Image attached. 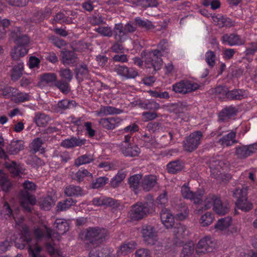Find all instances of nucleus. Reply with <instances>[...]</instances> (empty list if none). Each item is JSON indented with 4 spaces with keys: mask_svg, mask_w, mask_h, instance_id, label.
I'll return each instance as SVG.
<instances>
[{
    "mask_svg": "<svg viewBox=\"0 0 257 257\" xmlns=\"http://www.w3.org/2000/svg\"><path fill=\"white\" fill-rule=\"evenodd\" d=\"M108 232L106 228L99 226L89 227L80 234L82 240H87L94 246H98L105 240Z\"/></svg>",
    "mask_w": 257,
    "mask_h": 257,
    "instance_id": "obj_1",
    "label": "nucleus"
},
{
    "mask_svg": "<svg viewBox=\"0 0 257 257\" xmlns=\"http://www.w3.org/2000/svg\"><path fill=\"white\" fill-rule=\"evenodd\" d=\"M23 186L24 190H22L20 193V201L21 205L26 210L30 211L31 207L29 204L34 205L36 202L35 196L32 195L28 191H34L36 189L37 186L33 182L28 180L25 181Z\"/></svg>",
    "mask_w": 257,
    "mask_h": 257,
    "instance_id": "obj_2",
    "label": "nucleus"
},
{
    "mask_svg": "<svg viewBox=\"0 0 257 257\" xmlns=\"http://www.w3.org/2000/svg\"><path fill=\"white\" fill-rule=\"evenodd\" d=\"M153 206V202H138L131 206L128 216L132 221H140L151 213Z\"/></svg>",
    "mask_w": 257,
    "mask_h": 257,
    "instance_id": "obj_3",
    "label": "nucleus"
},
{
    "mask_svg": "<svg viewBox=\"0 0 257 257\" xmlns=\"http://www.w3.org/2000/svg\"><path fill=\"white\" fill-rule=\"evenodd\" d=\"M203 134L200 131H195L186 137L183 141L184 151L191 153L196 150L200 145Z\"/></svg>",
    "mask_w": 257,
    "mask_h": 257,
    "instance_id": "obj_4",
    "label": "nucleus"
},
{
    "mask_svg": "<svg viewBox=\"0 0 257 257\" xmlns=\"http://www.w3.org/2000/svg\"><path fill=\"white\" fill-rule=\"evenodd\" d=\"M247 190L245 188L236 189L233 193V196L237 199L235 204L238 208L247 212L252 209V204L248 201Z\"/></svg>",
    "mask_w": 257,
    "mask_h": 257,
    "instance_id": "obj_5",
    "label": "nucleus"
},
{
    "mask_svg": "<svg viewBox=\"0 0 257 257\" xmlns=\"http://www.w3.org/2000/svg\"><path fill=\"white\" fill-rule=\"evenodd\" d=\"M162 56V54H160L159 50H152L149 51L145 57L144 62L146 67L153 68L155 72L160 70L163 62Z\"/></svg>",
    "mask_w": 257,
    "mask_h": 257,
    "instance_id": "obj_6",
    "label": "nucleus"
},
{
    "mask_svg": "<svg viewBox=\"0 0 257 257\" xmlns=\"http://www.w3.org/2000/svg\"><path fill=\"white\" fill-rule=\"evenodd\" d=\"M145 243L148 245H154L158 242L157 232L152 225H143L141 230Z\"/></svg>",
    "mask_w": 257,
    "mask_h": 257,
    "instance_id": "obj_7",
    "label": "nucleus"
},
{
    "mask_svg": "<svg viewBox=\"0 0 257 257\" xmlns=\"http://www.w3.org/2000/svg\"><path fill=\"white\" fill-rule=\"evenodd\" d=\"M200 86L196 83H192L188 80H181L173 85V90L176 93L186 94L195 91Z\"/></svg>",
    "mask_w": 257,
    "mask_h": 257,
    "instance_id": "obj_8",
    "label": "nucleus"
},
{
    "mask_svg": "<svg viewBox=\"0 0 257 257\" xmlns=\"http://www.w3.org/2000/svg\"><path fill=\"white\" fill-rule=\"evenodd\" d=\"M216 243L209 237H205L200 239L196 248V253L201 255L207 252H211L215 248Z\"/></svg>",
    "mask_w": 257,
    "mask_h": 257,
    "instance_id": "obj_9",
    "label": "nucleus"
},
{
    "mask_svg": "<svg viewBox=\"0 0 257 257\" xmlns=\"http://www.w3.org/2000/svg\"><path fill=\"white\" fill-rule=\"evenodd\" d=\"M257 152V143L236 147L235 155L239 159H245Z\"/></svg>",
    "mask_w": 257,
    "mask_h": 257,
    "instance_id": "obj_10",
    "label": "nucleus"
},
{
    "mask_svg": "<svg viewBox=\"0 0 257 257\" xmlns=\"http://www.w3.org/2000/svg\"><path fill=\"white\" fill-rule=\"evenodd\" d=\"M61 61L64 65L75 66L79 63L77 54L74 51L64 49L60 52Z\"/></svg>",
    "mask_w": 257,
    "mask_h": 257,
    "instance_id": "obj_11",
    "label": "nucleus"
},
{
    "mask_svg": "<svg viewBox=\"0 0 257 257\" xmlns=\"http://www.w3.org/2000/svg\"><path fill=\"white\" fill-rule=\"evenodd\" d=\"M181 194L183 198L193 201L194 203L200 204L202 202L203 194L201 192H194L190 190L187 185H183L181 188Z\"/></svg>",
    "mask_w": 257,
    "mask_h": 257,
    "instance_id": "obj_12",
    "label": "nucleus"
},
{
    "mask_svg": "<svg viewBox=\"0 0 257 257\" xmlns=\"http://www.w3.org/2000/svg\"><path fill=\"white\" fill-rule=\"evenodd\" d=\"M221 41L223 44L229 46H241L245 44V40L236 33L225 34L222 36Z\"/></svg>",
    "mask_w": 257,
    "mask_h": 257,
    "instance_id": "obj_13",
    "label": "nucleus"
},
{
    "mask_svg": "<svg viewBox=\"0 0 257 257\" xmlns=\"http://www.w3.org/2000/svg\"><path fill=\"white\" fill-rule=\"evenodd\" d=\"M122 119L118 116L100 118L98 121L101 126L106 130H112L120 126Z\"/></svg>",
    "mask_w": 257,
    "mask_h": 257,
    "instance_id": "obj_14",
    "label": "nucleus"
},
{
    "mask_svg": "<svg viewBox=\"0 0 257 257\" xmlns=\"http://www.w3.org/2000/svg\"><path fill=\"white\" fill-rule=\"evenodd\" d=\"M32 240L31 234L27 226L22 228L21 236L19 238L15 240V243L16 246L20 249H24L26 244L30 242Z\"/></svg>",
    "mask_w": 257,
    "mask_h": 257,
    "instance_id": "obj_15",
    "label": "nucleus"
},
{
    "mask_svg": "<svg viewBox=\"0 0 257 257\" xmlns=\"http://www.w3.org/2000/svg\"><path fill=\"white\" fill-rule=\"evenodd\" d=\"M12 70L11 78L14 81H17L22 76L24 70V64L23 61H13L11 63Z\"/></svg>",
    "mask_w": 257,
    "mask_h": 257,
    "instance_id": "obj_16",
    "label": "nucleus"
},
{
    "mask_svg": "<svg viewBox=\"0 0 257 257\" xmlns=\"http://www.w3.org/2000/svg\"><path fill=\"white\" fill-rule=\"evenodd\" d=\"M114 71L119 75L126 78H135L138 75V72L135 68L123 65H116Z\"/></svg>",
    "mask_w": 257,
    "mask_h": 257,
    "instance_id": "obj_17",
    "label": "nucleus"
},
{
    "mask_svg": "<svg viewBox=\"0 0 257 257\" xmlns=\"http://www.w3.org/2000/svg\"><path fill=\"white\" fill-rule=\"evenodd\" d=\"M213 22L219 28H230L235 25V22L230 18L224 16L221 14L213 15L211 16Z\"/></svg>",
    "mask_w": 257,
    "mask_h": 257,
    "instance_id": "obj_18",
    "label": "nucleus"
},
{
    "mask_svg": "<svg viewBox=\"0 0 257 257\" xmlns=\"http://www.w3.org/2000/svg\"><path fill=\"white\" fill-rule=\"evenodd\" d=\"M247 96L248 92L246 90L239 88L228 89L226 100H241Z\"/></svg>",
    "mask_w": 257,
    "mask_h": 257,
    "instance_id": "obj_19",
    "label": "nucleus"
},
{
    "mask_svg": "<svg viewBox=\"0 0 257 257\" xmlns=\"http://www.w3.org/2000/svg\"><path fill=\"white\" fill-rule=\"evenodd\" d=\"M77 103L73 100H68L67 99H62L58 102L53 107L54 110L57 113H63L64 111L71 107H75Z\"/></svg>",
    "mask_w": 257,
    "mask_h": 257,
    "instance_id": "obj_20",
    "label": "nucleus"
},
{
    "mask_svg": "<svg viewBox=\"0 0 257 257\" xmlns=\"http://www.w3.org/2000/svg\"><path fill=\"white\" fill-rule=\"evenodd\" d=\"M160 214L161 221L166 227H173L174 225V217L170 211L166 208H163Z\"/></svg>",
    "mask_w": 257,
    "mask_h": 257,
    "instance_id": "obj_21",
    "label": "nucleus"
},
{
    "mask_svg": "<svg viewBox=\"0 0 257 257\" xmlns=\"http://www.w3.org/2000/svg\"><path fill=\"white\" fill-rule=\"evenodd\" d=\"M238 112V109L232 105L226 106L222 109L218 114V118L220 121H225L232 117L235 116Z\"/></svg>",
    "mask_w": 257,
    "mask_h": 257,
    "instance_id": "obj_22",
    "label": "nucleus"
},
{
    "mask_svg": "<svg viewBox=\"0 0 257 257\" xmlns=\"http://www.w3.org/2000/svg\"><path fill=\"white\" fill-rule=\"evenodd\" d=\"M136 105L138 107L150 111H155L160 108V104L153 99L138 100L136 101Z\"/></svg>",
    "mask_w": 257,
    "mask_h": 257,
    "instance_id": "obj_23",
    "label": "nucleus"
},
{
    "mask_svg": "<svg viewBox=\"0 0 257 257\" xmlns=\"http://www.w3.org/2000/svg\"><path fill=\"white\" fill-rule=\"evenodd\" d=\"M55 231L57 235H58V238L61 235L65 234L69 229V223L67 221L62 218H57L54 223Z\"/></svg>",
    "mask_w": 257,
    "mask_h": 257,
    "instance_id": "obj_24",
    "label": "nucleus"
},
{
    "mask_svg": "<svg viewBox=\"0 0 257 257\" xmlns=\"http://www.w3.org/2000/svg\"><path fill=\"white\" fill-rule=\"evenodd\" d=\"M86 140L85 139H80L76 137H71L70 139L63 140L60 144L61 147L65 148H73L76 147H80L85 144Z\"/></svg>",
    "mask_w": 257,
    "mask_h": 257,
    "instance_id": "obj_25",
    "label": "nucleus"
},
{
    "mask_svg": "<svg viewBox=\"0 0 257 257\" xmlns=\"http://www.w3.org/2000/svg\"><path fill=\"white\" fill-rule=\"evenodd\" d=\"M28 48L20 45L14 46L10 52V55L13 61L21 60L20 58L25 56L28 53Z\"/></svg>",
    "mask_w": 257,
    "mask_h": 257,
    "instance_id": "obj_26",
    "label": "nucleus"
},
{
    "mask_svg": "<svg viewBox=\"0 0 257 257\" xmlns=\"http://www.w3.org/2000/svg\"><path fill=\"white\" fill-rule=\"evenodd\" d=\"M213 210L217 214L223 215L229 211V205L225 202H222L220 198L216 197L214 202Z\"/></svg>",
    "mask_w": 257,
    "mask_h": 257,
    "instance_id": "obj_27",
    "label": "nucleus"
},
{
    "mask_svg": "<svg viewBox=\"0 0 257 257\" xmlns=\"http://www.w3.org/2000/svg\"><path fill=\"white\" fill-rule=\"evenodd\" d=\"M121 153L125 157H136L140 153V149L136 145L130 144L119 149Z\"/></svg>",
    "mask_w": 257,
    "mask_h": 257,
    "instance_id": "obj_28",
    "label": "nucleus"
},
{
    "mask_svg": "<svg viewBox=\"0 0 257 257\" xmlns=\"http://www.w3.org/2000/svg\"><path fill=\"white\" fill-rule=\"evenodd\" d=\"M64 193L68 197H78L84 195L83 190L80 186L74 185L67 186L65 188Z\"/></svg>",
    "mask_w": 257,
    "mask_h": 257,
    "instance_id": "obj_29",
    "label": "nucleus"
},
{
    "mask_svg": "<svg viewBox=\"0 0 257 257\" xmlns=\"http://www.w3.org/2000/svg\"><path fill=\"white\" fill-rule=\"evenodd\" d=\"M156 176L149 175L146 176L142 181V186L146 191H150L157 184Z\"/></svg>",
    "mask_w": 257,
    "mask_h": 257,
    "instance_id": "obj_30",
    "label": "nucleus"
},
{
    "mask_svg": "<svg viewBox=\"0 0 257 257\" xmlns=\"http://www.w3.org/2000/svg\"><path fill=\"white\" fill-rule=\"evenodd\" d=\"M113 30V35L115 40L118 42H123L126 35L122 23L116 24Z\"/></svg>",
    "mask_w": 257,
    "mask_h": 257,
    "instance_id": "obj_31",
    "label": "nucleus"
},
{
    "mask_svg": "<svg viewBox=\"0 0 257 257\" xmlns=\"http://www.w3.org/2000/svg\"><path fill=\"white\" fill-rule=\"evenodd\" d=\"M76 78L78 80L82 81L84 78H88L89 70L86 64L82 63L74 69Z\"/></svg>",
    "mask_w": 257,
    "mask_h": 257,
    "instance_id": "obj_32",
    "label": "nucleus"
},
{
    "mask_svg": "<svg viewBox=\"0 0 257 257\" xmlns=\"http://www.w3.org/2000/svg\"><path fill=\"white\" fill-rule=\"evenodd\" d=\"M23 149L24 142L22 140L12 141L7 147V151L11 155L17 154Z\"/></svg>",
    "mask_w": 257,
    "mask_h": 257,
    "instance_id": "obj_33",
    "label": "nucleus"
},
{
    "mask_svg": "<svg viewBox=\"0 0 257 257\" xmlns=\"http://www.w3.org/2000/svg\"><path fill=\"white\" fill-rule=\"evenodd\" d=\"M236 136V133L233 131H231L228 134L223 136L221 138H220L218 142L219 144L223 146L229 147L232 146L234 144H236L237 143V141L234 140V138Z\"/></svg>",
    "mask_w": 257,
    "mask_h": 257,
    "instance_id": "obj_34",
    "label": "nucleus"
},
{
    "mask_svg": "<svg viewBox=\"0 0 257 257\" xmlns=\"http://www.w3.org/2000/svg\"><path fill=\"white\" fill-rule=\"evenodd\" d=\"M183 168V163L179 160L170 162L167 165L168 172L173 174L181 172Z\"/></svg>",
    "mask_w": 257,
    "mask_h": 257,
    "instance_id": "obj_35",
    "label": "nucleus"
},
{
    "mask_svg": "<svg viewBox=\"0 0 257 257\" xmlns=\"http://www.w3.org/2000/svg\"><path fill=\"white\" fill-rule=\"evenodd\" d=\"M122 109L117 108L112 106H102L101 105L97 111L98 115H108L113 114H118L122 112Z\"/></svg>",
    "mask_w": 257,
    "mask_h": 257,
    "instance_id": "obj_36",
    "label": "nucleus"
},
{
    "mask_svg": "<svg viewBox=\"0 0 257 257\" xmlns=\"http://www.w3.org/2000/svg\"><path fill=\"white\" fill-rule=\"evenodd\" d=\"M40 79L41 83L51 86L54 85L57 79V76L54 73H45L40 75Z\"/></svg>",
    "mask_w": 257,
    "mask_h": 257,
    "instance_id": "obj_37",
    "label": "nucleus"
},
{
    "mask_svg": "<svg viewBox=\"0 0 257 257\" xmlns=\"http://www.w3.org/2000/svg\"><path fill=\"white\" fill-rule=\"evenodd\" d=\"M247 45L248 47L246 48L244 52V56L242 57V59H245L250 62L252 59L249 58L248 56H253L257 52V41L249 42Z\"/></svg>",
    "mask_w": 257,
    "mask_h": 257,
    "instance_id": "obj_38",
    "label": "nucleus"
},
{
    "mask_svg": "<svg viewBox=\"0 0 257 257\" xmlns=\"http://www.w3.org/2000/svg\"><path fill=\"white\" fill-rule=\"evenodd\" d=\"M77 200L71 198L66 199L63 201L59 202L57 205V211H63L70 208L72 206L75 205Z\"/></svg>",
    "mask_w": 257,
    "mask_h": 257,
    "instance_id": "obj_39",
    "label": "nucleus"
},
{
    "mask_svg": "<svg viewBox=\"0 0 257 257\" xmlns=\"http://www.w3.org/2000/svg\"><path fill=\"white\" fill-rule=\"evenodd\" d=\"M50 120V117L43 113L36 112L34 118V121L39 126H45Z\"/></svg>",
    "mask_w": 257,
    "mask_h": 257,
    "instance_id": "obj_40",
    "label": "nucleus"
},
{
    "mask_svg": "<svg viewBox=\"0 0 257 257\" xmlns=\"http://www.w3.org/2000/svg\"><path fill=\"white\" fill-rule=\"evenodd\" d=\"M0 186L3 191L8 192L12 187V184L7 175L0 170Z\"/></svg>",
    "mask_w": 257,
    "mask_h": 257,
    "instance_id": "obj_41",
    "label": "nucleus"
},
{
    "mask_svg": "<svg viewBox=\"0 0 257 257\" xmlns=\"http://www.w3.org/2000/svg\"><path fill=\"white\" fill-rule=\"evenodd\" d=\"M136 25L139 27L144 29L146 30H151L155 28V26L152 22L148 20H144L140 17H137L135 19Z\"/></svg>",
    "mask_w": 257,
    "mask_h": 257,
    "instance_id": "obj_42",
    "label": "nucleus"
},
{
    "mask_svg": "<svg viewBox=\"0 0 257 257\" xmlns=\"http://www.w3.org/2000/svg\"><path fill=\"white\" fill-rule=\"evenodd\" d=\"M228 89L226 86L218 85L211 91L219 98L226 100Z\"/></svg>",
    "mask_w": 257,
    "mask_h": 257,
    "instance_id": "obj_43",
    "label": "nucleus"
},
{
    "mask_svg": "<svg viewBox=\"0 0 257 257\" xmlns=\"http://www.w3.org/2000/svg\"><path fill=\"white\" fill-rule=\"evenodd\" d=\"M94 246L89 252V257H110L107 252V250L104 248Z\"/></svg>",
    "mask_w": 257,
    "mask_h": 257,
    "instance_id": "obj_44",
    "label": "nucleus"
},
{
    "mask_svg": "<svg viewBox=\"0 0 257 257\" xmlns=\"http://www.w3.org/2000/svg\"><path fill=\"white\" fill-rule=\"evenodd\" d=\"M231 217L227 216L219 219L215 225V228L223 230L228 228L231 224Z\"/></svg>",
    "mask_w": 257,
    "mask_h": 257,
    "instance_id": "obj_45",
    "label": "nucleus"
},
{
    "mask_svg": "<svg viewBox=\"0 0 257 257\" xmlns=\"http://www.w3.org/2000/svg\"><path fill=\"white\" fill-rule=\"evenodd\" d=\"M95 32L102 37L110 38L113 36V30L108 26H99L94 29Z\"/></svg>",
    "mask_w": 257,
    "mask_h": 257,
    "instance_id": "obj_46",
    "label": "nucleus"
},
{
    "mask_svg": "<svg viewBox=\"0 0 257 257\" xmlns=\"http://www.w3.org/2000/svg\"><path fill=\"white\" fill-rule=\"evenodd\" d=\"M188 105L186 102H178L171 105L172 110L176 114L184 113L187 110Z\"/></svg>",
    "mask_w": 257,
    "mask_h": 257,
    "instance_id": "obj_47",
    "label": "nucleus"
},
{
    "mask_svg": "<svg viewBox=\"0 0 257 257\" xmlns=\"http://www.w3.org/2000/svg\"><path fill=\"white\" fill-rule=\"evenodd\" d=\"M44 143V141L41 138H35L30 145V152L33 154L36 153L41 150L42 145Z\"/></svg>",
    "mask_w": 257,
    "mask_h": 257,
    "instance_id": "obj_48",
    "label": "nucleus"
},
{
    "mask_svg": "<svg viewBox=\"0 0 257 257\" xmlns=\"http://www.w3.org/2000/svg\"><path fill=\"white\" fill-rule=\"evenodd\" d=\"M93 160V156L90 154H85L77 158L75 161L74 164L76 166L78 167L83 164H89Z\"/></svg>",
    "mask_w": 257,
    "mask_h": 257,
    "instance_id": "obj_49",
    "label": "nucleus"
},
{
    "mask_svg": "<svg viewBox=\"0 0 257 257\" xmlns=\"http://www.w3.org/2000/svg\"><path fill=\"white\" fill-rule=\"evenodd\" d=\"M69 82L59 80L56 81L54 86L58 88L63 93L67 94L70 91Z\"/></svg>",
    "mask_w": 257,
    "mask_h": 257,
    "instance_id": "obj_50",
    "label": "nucleus"
},
{
    "mask_svg": "<svg viewBox=\"0 0 257 257\" xmlns=\"http://www.w3.org/2000/svg\"><path fill=\"white\" fill-rule=\"evenodd\" d=\"M142 179V175L141 174H135L131 176L128 179L130 187L134 190L138 189Z\"/></svg>",
    "mask_w": 257,
    "mask_h": 257,
    "instance_id": "obj_51",
    "label": "nucleus"
},
{
    "mask_svg": "<svg viewBox=\"0 0 257 257\" xmlns=\"http://www.w3.org/2000/svg\"><path fill=\"white\" fill-rule=\"evenodd\" d=\"M104 205L111 207L113 210L120 209L122 206L119 200L110 197H106Z\"/></svg>",
    "mask_w": 257,
    "mask_h": 257,
    "instance_id": "obj_52",
    "label": "nucleus"
},
{
    "mask_svg": "<svg viewBox=\"0 0 257 257\" xmlns=\"http://www.w3.org/2000/svg\"><path fill=\"white\" fill-rule=\"evenodd\" d=\"M194 251V245L193 242H189L183 246L181 253V257H192Z\"/></svg>",
    "mask_w": 257,
    "mask_h": 257,
    "instance_id": "obj_53",
    "label": "nucleus"
},
{
    "mask_svg": "<svg viewBox=\"0 0 257 257\" xmlns=\"http://www.w3.org/2000/svg\"><path fill=\"white\" fill-rule=\"evenodd\" d=\"M88 20L92 26H100V25H103L106 23L104 18L101 15L98 14L91 16L89 17Z\"/></svg>",
    "mask_w": 257,
    "mask_h": 257,
    "instance_id": "obj_54",
    "label": "nucleus"
},
{
    "mask_svg": "<svg viewBox=\"0 0 257 257\" xmlns=\"http://www.w3.org/2000/svg\"><path fill=\"white\" fill-rule=\"evenodd\" d=\"M59 74L62 80L70 82L73 78V73L69 68H61Z\"/></svg>",
    "mask_w": 257,
    "mask_h": 257,
    "instance_id": "obj_55",
    "label": "nucleus"
},
{
    "mask_svg": "<svg viewBox=\"0 0 257 257\" xmlns=\"http://www.w3.org/2000/svg\"><path fill=\"white\" fill-rule=\"evenodd\" d=\"M137 5L142 8L157 7L159 3L157 0H137Z\"/></svg>",
    "mask_w": 257,
    "mask_h": 257,
    "instance_id": "obj_56",
    "label": "nucleus"
},
{
    "mask_svg": "<svg viewBox=\"0 0 257 257\" xmlns=\"http://www.w3.org/2000/svg\"><path fill=\"white\" fill-rule=\"evenodd\" d=\"M213 218V215L211 212H206L201 216L200 223L203 226H207L212 223Z\"/></svg>",
    "mask_w": 257,
    "mask_h": 257,
    "instance_id": "obj_57",
    "label": "nucleus"
},
{
    "mask_svg": "<svg viewBox=\"0 0 257 257\" xmlns=\"http://www.w3.org/2000/svg\"><path fill=\"white\" fill-rule=\"evenodd\" d=\"M54 20L57 23L62 24H71L72 22V20L71 18L66 17L62 13H57L54 17Z\"/></svg>",
    "mask_w": 257,
    "mask_h": 257,
    "instance_id": "obj_58",
    "label": "nucleus"
},
{
    "mask_svg": "<svg viewBox=\"0 0 257 257\" xmlns=\"http://www.w3.org/2000/svg\"><path fill=\"white\" fill-rule=\"evenodd\" d=\"M108 181V178L106 177H100L97 178L95 181L91 184V188L93 189L99 188L104 186Z\"/></svg>",
    "mask_w": 257,
    "mask_h": 257,
    "instance_id": "obj_59",
    "label": "nucleus"
},
{
    "mask_svg": "<svg viewBox=\"0 0 257 257\" xmlns=\"http://www.w3.org/2000/svg\"><path fill=\"white\" fill-rule=\"evenodd\" d=\"M215 58L216 55L213 51L209 50L205 53V61L211 68L215 64Z\"/></svg>",
    "mask_w": 257,
    "mask_h": 257,
    "instance_id": "obj_60",
    "label": "nucleus"
},
{
    "mask_svg": "<svg viewBox=\"0 0 257 257\" xmlns=\"http://www.w3.org/2000/svg\"><path fill=\"white\" fill-rule=\"evenodd\" d=\"M42 248L40 246H35L33 247L31 245L29 246L28 252L31 257H46L44 255L40 254Z\"/></svg>",
    "mask_w": 257,
    "mask_h": 257,
    "instance_id": "obj_61",
    "label": "nucleus"
},
{
    "mask_svg": "<svg viewBox=\"0 0 257 257\" xmlns=\"http://www.w3.org/2000/svg\"><path fill=\"white\" fill-rule=\"evenodd\" d=\"M55 201L51 196H47L42 201V207L45 210H49L51 207L54 205Z\"/></svg>",
    "mask_w": 257,
    "mask_h": 257,
    "instance_id": "obj_62",
    "label": "nucleus"
},
{
    "mask_svg": "<svg viewBox=\"0 0 257 257\" xmlns=\"http://www.w3.org/2000/svg\"><path fill=\"white\" fill-rule=\"evenodd\" d=\"M181 209L180 212L176 214V218L180 220H183L186 218L188 216L189 209L188 207L185 204L182 203L181 204Z\"/></svg>",
    "mask_w": 257,
    "mask_h": 257,
    "instance_id": "obj_63",
    "label": "nucleus"
},
{
    "mask_svg": "<svg viewBox=\"0 0 257 257\" xmlns=\"http://www.w3.org/2000/svg\"><path fill=\"white\" fill-rule=\"evenodd\" d=\"M220 2L219 0H204L202 5L205 7L211 6V8L213 10H216L220 7Z\"/></svg>",
    "mask_w": 257,
    "mask_h": 257,
    "instance_id": "obj_64",
    "label": "nucleus"
}]
</instances>
